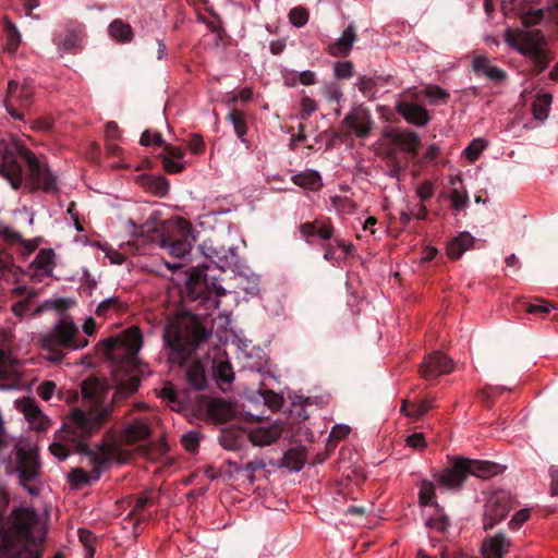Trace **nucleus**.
<instances>
[{"instance_id":"28","label":"nucleus","mask_w":558,"mask_h":558,"mask_svg":"<svg viewBox=\"0 0 558 558\" xmlns=\"http://www.w3.org/2000/svg\"><path fill=\"white\" fill-rule=\"evenodd\" d=\"M149 426L142 420H134L124 430V440L129 445L136 444L149 437Z\"/></svg>"},{"instance_id":"7","label":"nucleus","mask_w":558,"mask_h":558,"mask_svg":"<svg viewBox=\"0 0 558 558\" xmlns=\"http://www.w3.org/2000/svg\"><path fill=\"white\" fill-rule=\"evenodd\" d=\"M39 341L53 363L63 360L65 350L83 349L88 344V340L80 335L77 326L69 317L61 318L50 331L41 335Z\"/></svg>"},{"instance_id":"38","label":"nucleus","mask_w":558,"mask_h":558,"mask_svg":"<svg viewBox=\"0 0 558 558\" xmlns=\"http://www.w3.org/2000/svg\"><path fill=\"white\" fill-rule=\"evenodd\" d=\"M57 46L68 52H76L80 48V34L76 29H66L63 38L57 39Z\"/></svg>"},{"instance_id":"26","label":"nucleus","mask_w":558,"mask_h":558,"mask_svg":"<svg viewBox=\"0 0 558 558\" xmlns=\"http://www.w3.org/2000/svg\"><path fill=\"white\" fill-rule=\"evenodd\" d=\"M475 239L469 232H461L453 238L447 246V254L451 259H458L462 254L473 247Z\"/></svg>"},{"instance_id":"32","label":"nucleus","mask_w":558,"mask_h":558,"mask_svg":"<svg viewBox=\"0 0 558 558\" xmlns=\"http://www.w3.org/2000/svg\"><path fill=\"white\" fill-rule=\"evenodd\" d=\"M292 181L301 187L313 191L318 190L323 185L322 177L317 171H306L294 174Z\"/></svg>"},{"instance_id":"45","label":"nucleus","mask_w":558,"mask_h":558,"mask_svg":"<svg viewBox=\"0 0 558 558\" xmlns=\"http://www.w3.org/2000/svg\"><path fill=\"white\" fill-rule=\"evenodd\" d=\"M53 251L43 248L36 255L33 265L40 270H48L53 265Z\"/></svg>"},{"instance_id":"54","label":"nucleus","mask_w":558,"mask_h":558,"mask_svg":"<svg viewBox=\"0 0 558 558\" xmlns=\"http://www.w3.org/2000/svg\"><path fill=\"white\" fill-rule=\"evenodd\" d=\"M432 402L433 401L430 399H424L418 404H413L412 412L407 413V416L415 420L420 418L432 409Z\"/></svg>"},{"instance_id":"41","label":"nucleus","mask_w":558,"mask_h":558,"mask_svg":"<svg viewBox=\"0 0 558 558\" xmlns=\"http://www.w3.org/2000/svg\"><path fill=\"white\" fill-rule=\"evenodd\" d=\"M425 96L433 105H445L450 98V94L438 85L429 84L424 89Z\"/></svg>"},{"instance_id":"46","label":"nucleus","mask_w":558,"mask_h":558,"mask_svg":"<svg viewBox=\"0 0 558 558\" xmlns=\"http://www.w3.org/2000/svg\"><path fill=\"white\" fill-rule=\"evenodd\" d=\"M239 287L247 294L256 295L259 292V278L255 275L250 277H239Z\"/></svg>"},{"instance_id":"2","label":"nucleus","mask_w":558,"mask_h":558,"mask_svg":"<svg viewBox=\"0 0 558 558\" xmlns=\"http://www.w3.org/2000/svg\"><path fill=\"white\" fill-rule=\"evenodd\" d=\"M209 335L195 315L186 314L169 319L162 333L168 362L184 366Z\"/></svg>"},{"instance_id":"29","label":"nucleus","mask_w":558,"mask_h":558,"mask_svg":"<svg viewBox=\"0 0 558 558\" xmlns=\"http://www.w3.org/2000/svg\"><path fill=\"white\" fill-rule=\"evenodd\" d=\"M20 376V363L10 353L0 349V378L15 379Z\"/></svg>"},{"instance_id":"5","label":"nucleus","mask_w":558,"mask_h":558,"mask_svg":"<svg viewBox=\"0 0 558 558\" xmlns=\"http://www.w3.org/2000/svg\"><path fill=\"white\" fill-rule=\"evenodd\" d=\"M146 235L148 241H158L161 248L178 258L189 254L195 242L192 225L183 219L163 227L161 221L149 217L141 227V236Z\"/></svg>"},{"instance_id":"49","label":"nucleus","mask_w":558,"mask_h":558,"mask_svg":"<svg viewBox=\"0 0 558 558\" xmlns=\"http://www.w3.org/2000/svg\"><path fill=\"white\" fill-rule=\"evenodd\" d=\"M260 395L264 399L265 404L268 408H270L272 410H278L282 407L283 399L277 392H275L272 390H263V391H260Z\"/></svg>"},{"instance_id":"44","label":"nucleus","mask_w":558,"mask_h":558,"mask_svg":"<svg viewBox=\"0 0 558 558\" xmlns=\"http://www.w3.org/2000/svg\"><path fill=\"white\" fill-rule=\"evenodd\" d=\"M7 33V50L9 52H15L21 43V35L17 27L12 22L5 23Z\"/></svg>"},{"instance_id":"13","label":"nucleus","mask_w":558,"mask_h":558,"mask_svg":"<svg viewBox=\"0 0 558 558\" xmlns=\"http://www.w3.org/2000/svg\"><path fill=\"white\" fill-rule=\"evenodd\" d=\"M33 95L34 92L27 83L20 87L17 82L10 81L8 84L7 98L4 100L8 113L13 119L23 120L24 114L17 109V106L21 109L28 108L33 101Z\"/></svg>"},{"instance_id":"50","label":"nucleus","mask_w":558,"mask_h":558,"mask_svg":"<svg viewBox=\"0 0 558 558\" xmlns=\"http://www.w3.org/2000/svg\"><path fill=\"white\" fill-rule=\"evenodd\" d=\"M78 538H80L81 543L87 549V558H93L94 554H95L93 544L96 539L94 533H92L90 531L85 530V529H80L78 530Z\"/></svg>"},{"instance_id":"53","label":"nucleus","mask_w":558,"mask_h":558,"mask_svg":"<svg viewBox=\"0 0 558 558\" xmlns=\"http://www.w3.org/2000/svg\"><path fill=\"white\" fill-rule=\"evenodd\" d=\"M289 19L294 26L301 27L307 23L308 12L303 8H293L289 12Z\"/></svg>"},{"instance_id":"16","label":"nucleus","mask_w":558,"mask_h":558,"mask_svg":"<svg viewBox=\"0 0 558 558\" xmlns=\"http://www.w3.org/2000/svg\"><path fill=\"white\" fill-rule=\"evenodd\" d=\"M300 233L307 243L313 236L323 241H329L333 238V225L327 217H318L311 222H304L299 226Z\"/></svg>"},{"instance_id":"15","label":"nucleus","mask_w":558,"mask_h":558,"mask_svg":"<svg viewBox=\"0 0 558 558\" xmlns=\"http://www.w3.org/2000/svg\"><path fill=\"white\" fill-rule=\"evenodd\" d=\"M373 124L369 110L363 106L354 107L342 121V126L347 129V135L353 133L360 138L369 135Z\"/></svg>"},{"instance_id":"34","label":"nucleus","mask_w":558,"mask_h":558,"mask_svg":"<svg viewBox=\"0 0 558 558\" xmlns=\"http://www.w3.org/2000/svg\"><path fill=\"white\" fill-rule=\"evenodd\" d=\"M553 96L549 93L538 94L532 104L533 116L537 120H544L547 118Z\"/></svg>"},{"instance_id":"10","label":"nucleus","mask_w":558,"mask_h":558,"mask_svg":"<svg viewBox=\"0 0 558 558\" xmlns=\"http://www.w3.org/2000/svg\"><path fill=\"white\" fill-rule=\"evenodd\" d=\"M225 294V288L214 280L209 281L204 269L193 268L187 275L184 296L186 301L198 302L206 310H211L219 306L218 298Z\"/></svg>"},{"instance_id":"17","label":"nucleus","mask_w":558,"mask_h":558,"mask_svg":"<svg viewBox=\"0 0 558 558\" xmlns=\"http://www.w3.org/2000/svg\"><path fill=\"white\" fill-rule=\"evenodd\" d=\"M396 109L407 120L408 123L414 124L416 126H424L430 120V116L427 109L407 99L398 100Z\"/></svg>"},{"instance_id":"57","label":"nucleus","mask_w":558,"mask_h":558,"mask_svg":"<svg viewBox=\"0 0 558 558\" xmlns=\"http://www.w3.org/2000/svg\"><path fill=\"white\" fill-rule=\"evenodd\" d=\"M434 192V183L429 180L422 182L416 189L417 196L422 202H426L432 198Z\"/></svg>"},{"instance_id":"12","label":"nucleus","mask_w":558,"mask_h":558,"mask_svg":"<svg viewBox=\"0 0 558 558\" xmlns=\"http://www.w3.org/2000/svg\"><path fill=\"white\" fill-rule=\"evenodd\" d=\"M513 508L512 495L507 490H496L486 500L483 512V529L492 530L506 519Z\"/></svg>"},{"instance_id":"63","label":"nucleus","mask_w":558,"mask_h":558,"mask_svg":"<svg viewBox=\"0 0 558 558\" xmlns=\"http://www.w3.org/2000/svg\"><path fill=\"white\" fill-rule=\"evenodd\" d=\"M529 518H530V510L521 509L518 512H515L514 515L511 518L509 525L511 529H518L524 522H526Z\"/></svg>"},{"instance_id":"3","label":"nucleus","mask_w":558,"mask_h":558,"mask_svg":"<svg viewBox=\"0 0 558 558\" xmlns=\"http://www.w3.org/2000/svg\"><path fill=\"white\" fill-rule=\"evenodd\" d=\"M14 149L15 151L4 150L0 161V175L10 182L12 189L19 190L22 185V167L16 160V155H19L27 165L28 178L33 185L32 191L38 189L46 193L58 191L57 178L32 150L23 144H15Z\"/></svg>"},{"instance_id":"43","label":"nucleus","mask_w":558,"mask_h":558,"mask_svg":"<svg viewBox=\"0 0 558 558\" xmlns=\"http://www.w3.org/2000/svg\"><path fill=\"white\" fill-rule=\"evenodd\" d=\"M59 430H60V429H58V430L56 432V434H54L56 441H53V442L50 445L49 450H50V452H51V454H52L53 457H56V458H57L58 460H60V461H63V460H65V459L69 457V454H70V450H69V448H68L65 445H63L61 441H63V440H64V441H68V442H70L74 448H75V444H74L73 441H71V440L66 439V438H63V439H62V438H61V439H60V438H58V437H57V434H58V432H59Z\"/></svg>"},{"instance_id":"4","label":"nucleus","mask_w":558,"mask_h":558,"mask_svg":"<svg viewBox=\"0 0 558 558\" xmlns=\"http://www.w3.org/2000/svg\"><path fill=\"white\" fill-rule=\"evenodd\" d=\"M13 520L3 524L0 512V558H41L43 550L33 535L34 515L24 509H14Z\"/></svg>"},{"instance_id":"18","label":"nucleus","mask_w":558,"mask_h":558,"mask_svg":"<svg viewBox=\"0 0 558 558\" xmlns=\"http://www.w3.org/2000/svg\"><path fill=\"white\" fill-rule=\"evenodd\" d=\"M387 136L393 145L411 155L412 158L417 156L421 138L416 132L411 130H393Z\"/></svg>"},{"instance_id":"60","label":"nucleus","mask_w":558,"mask_h":558,"mask_svg":"<svg viewBox=\"0 0 558 558\" xmlns=\"http://www.w3.org/2000/svg\"><path fill=\"white\" fill-rule=\"evenodd\" d=\"M551 308H555V306L548 302H544L543 304L529 303L526 305V313L545 316L549 314Z\"/></svg>"},{"instance_id":"52","label":"nucleus","mask_w":558,"mask_h":558,"mask_svg":"<svg viewBox=\"0 0 558 558\" xmlns=\"http://www.w3.org/2000/svg\"><path fill=\"white\" fill-rule=\"evenodd\" d=\"M436 509L437 515L435 518H430L427 521V525L437 532L444 533L449 525L448 518L444 513H441V510L439 508Z\"/></svg>"},{"instance_id":"25","label":"nucleus","mask_w":558,"mask_h":558,"mask_svg":"<svg viewBox=\"0 0 558 558\" xmlns=\"http://www.w3.org/2000/svg\"><path fill=\"white\" fill-rule=\"evenodd\" d=\"M247 440V436L242 428L229 427L221 430L219 436L220 445L227 449L236 451L240 450Z\"/></svg>"},{"instance_id":"24","label":"nucleus","mask_w":558,"mask_h":558,"mask_svg":"<svg viewBox=\"0 0 558 558\" xmlns=\"http://www.w3.org/2000/svg\"><path fill=\"white\" fill-rule=\"evenodd\" d=\"M207 414L215 423H225L234 415L233 407L223 399H211L207 404Z\"/></svg>"},{"instance_id":"62","label":"nucleus","mask_w":558,"mask_h":558,"mask_svg":"<svg viewBox=\"0 0 558 558\" xmlns=\"http://www.w3.org/2000/svg\"><path fill=\"white\" fill-rule=\"evenodd\" d=\"M544 17L543 11L529 12L522 16V24L524 27H531L538 24Z\"/></svg>"},{"instance_id":"30","label":"nucleus","mask_w":558,"mask_h":558,"mask_svg":"<svg viewBox=\"0 0 558 558\" xmlns=\"http://www.w3.org/2000/svg\"><path fill=\"white\" fill-rule=\"evenodd\" d=\"M189 385L195 390H203L206 386L205 369L199 361L192 362L185 372Z\"/></svg>"},{"instance_id":"6","label":"nucleus","mask_w":558,"mask_h":558,"mask_svg":"<svg viewBox=\"0 0 558 558\" xmlns=\"http://www.w3.org/2000/svg\"><path fill=\"white\" fill-rule=\"evenodd\" d=\"M113 377L116 383V390L110 403L104 402L101 386L98 379L87 378L83 380L81 384L82 396L83 399L88 400L90 402V407L88 409H72L70 415L64 421H69L73 416L74 412L77 410L83 412H95L108 408L111 416L114 405L120 404L129 397H131L134 392H136L141 381L137 375L128 376L122 371V367H119L114 372Z\"/></svg>"},{"instance_id":"22","label":"nucleus","mask_w":558,"mask_h":558,"mask_svg":"<svg viewBox=\"0 0 558 558\" xmlns=\"http://www.w3.org/2000/svg\"><path fill=\"white\" fill-rule=\"evenodd\" d=\"M511 541L502 533H497L483 543L484 558H504L509 553Z\"/></svg>"},{"instance_id":"58","label":"nucleus","mask_w":558,"mask_h":558,"mask_svg":"<svg viewBox=\"0 0 558 558\" xmlns=\"http://www.w3.org/2000/svg\"><path fill=\"white\" fill-rule=\"evenodd\" d=\"M56 389L57 385L53 381L46 380L37 387V393L41 399L48 401L54 393Z\"/></svg>"},{"instance_id":"9","label":"nucleus","mask_w":558,"mask_h":558,"mask_svg":"<svg viewBox=\"0 0 558 558\" xmlns=\"http://www.w3.org/2000/svg\"><path fill=\"white\" fill-rule=\"evenodd\" d=\"M507 44L527 56L533 62V71L541 74L553 60L544 49L545 37L538 29L510 31L505 35Z\"/></svg>"},{"instance_id":"61","label":"nucleus","mask_w":558,"mask_h":558,"mask_svg":"<svg viewBox=\"0 0 558 558\" xmlns=\"http://www.w3.org/2000/svg\"><path fill=\"white\" fill-rule=\"evenodd\" d=\"M317 110V105L314 99H312L308 96H304L301 99V111H302V118L307 119L312 113H314Z\"/></svg>"},{"instance_id":"55","label":"nucleus","mask_w":558,"mask_h":558,"mask_svg":"<svg viewBox=\"0 0 558 558\" xmlns=\"http://www.w3.org/2000/svg\"><path fill=\"white\" fill-rule=\"evenodd\" d=\"M333 71L337 78H350L353 75V64L351 61L337 62Z\"/></svg>"},{"instance_id":"39","label":"nucleus","mask_w":558,"mask_h":558,"mask_svg":"<svg viewBox=\"0 0 558 558\" xmlns=\"http://www.w3.org/2000/svg\"><path fill=\"white\" fill-rule=\"evenodd\" d=\"M233 125L236 136L242 143H246L245 134L247 131L244 113L238 109H233L227 118Z\"/></svg>"},{"instance_id":"36","label":"nucleus","mask_w":558,"mask_h":558,"mask_svg":"<svg viewBox=\"0 0 558 558\" xmlns=\"http://www.w3.org/2000/svg\"><path fill=\"white\" fill-rule=\"evenodd\" d=\"M304 463L305 454L303 450L298 448L289 449L282 458V465L291 471H300Z\"/></svg>"},{"instance_id":"21","label":"nucleus","mask_w":558,"mask_h":558,"mask_svg":"<svg viewBox=\"0 0 558 558\" xmlns=\"http://www.w3.org/2000/svg\"><path fill=\"white\" fill-rule=\"evenodd\" d=\"M282 435V428L278 424L259 426L247 434V439L254 446H268L277 441Z\"/></svg>"},{"instance_id":"33","label":"nucleus","mask_w":558,"mask_h":558,"mask_svg":"<svg viewBox=\"0 0 558 558\" xmlns=\"http://www.w3.org/2000/svg\"><path fill=\"white\" fill-rule=\"evenodd\" d=\"M143 185L145 189L157 196H165L169 191V182L165 177H143Z\"/></svg>"},{"instance_id":"19","label":"nucleus","mask_w":558,"mask_h":558,"mask_svg":"<svg viewBox=\"0 0 558 558\" xmlns=\"http://www.w3.org/2000/svg\"><path fill=\"white\" fill-rule=\"evenodd\" d=\"M202 254L217 266L218 269L223 270L229 266L230 262L228 255H234L233 250H226L223 246H216L214 241L208 239L199 245Z\"/></svg>"},{"instance_id":"64","label":"nucleus","mask_w":558,"mask_h":558,"mask_svg":"<svg viewBox=\"0 0 558 558\" xmlns=\"http://www.w3.org/2000/svg\"><path fill=\"white\" fill-rule=\"evenodd\" d=\"M162 166L163 169L171 174L180 173L184 169L183 163L171 159L169 156H162Z\"/></svg>"},{"instance_id":"37","label":"nucleus","mask_w":558,"mask_h":558,"mask_svg":"<svg viewBox=\"0 0 558 558\" xmlns=\"http://www.w3.org/2000/svg\"><path fill=\"white\" fill-rule=\"evenodd\" d=\"M435 485L428 480H423L420 484L418 504L420 506H435L439 508L438 504L434 501Z\"/></svg>"},{"instance_id":"1","label":"nucleus","mask_w":558,"mask_h":558,"mask_svg":"<svg viewBox=\"0 0 558 558\" xmlns=\"http://www.w3.org/2000/svg\"><path fill=\"white\" fill-rule=\"evenodd\" d=\"M110 420L108 408L95 412L75 411L69 421H64L62 427L57 434L58 438H66L75 444V451L88 458L90 472L81 468H74L70 472V481L73 485L80 487L88 484L90 481H98L101 473L108 468L116 454V446L102 441L89 448L87 441L94 435L100 432L105 424Z\"/></svg>"},{"instance_id":"47","label":"nucleus","mask_w":558,"mask_h":558,"mask_svg":"<svg viewBox=\"0 0 558 558\" xmlns=\"http://www.w3.org/2000/svg\"><path fill=\"white\" fill-rule=\"evenodd\" d=\"M322 93L328 102L339 104L343 94L337 83H327L323 86Z\"/></svg>"},{"instance_id":"42","label":"nucleus","mask_w":558,"mask_h":558,"mask_svg":"<svg viewBox=\"0 0 558 558\" xmlns=\"http://www.w3.org/2000/svg\"><path fill=\"white\" fill-rule=\"evenodd\" d=\"M215 376L218 381L231 384L234 379L232 365L229 361H219L215 366Z\"/></svg>"},{"instance_id":"51","label":"nucleus","mask_w":558,"mask_h":558,"mask_svg":"<svg viewBox=\"0 0 558 558\" xmlns=\"http://www.w3.org/2000/svg\"><path fill=\"white\" fill-rule=\"evenodd\" d=\"M484 148H485L484 141L477 138V140L472 141V143L464 149V154H465L466 158L473 162L478 159V157L482 154V151L484 150Z\"/></svg>"},{"instance_id":"20","label":"nucleus","mask_w":558,"mask_h":558,"mask_svg":"<svg viewBox=\"0 0 558 558\" xmlns=\"http://www.w3.org/2000/svg\"><path fill=\"white\" fill-rule=\"evenodd\" d=\"M154 502V499L147 494L130 497L128 504L132 509L125 519H134L135 527L141 523L148 521L150 519V514H146L145 511L148 507L153 506Z\"/></svg>"},{"instance_id":"31","label":"nucleus","mask_w":558,"mask_h":558,"mask_svg":"<svg viewBox=\"0 0 558 558\" xmlns=\"http://www.w3.org/2000/svg\"><path fill=\"white\" fill-rule=\"evenodd\" d=\"M109 35L121 43H128L133 38V29L129 23L120 19L113 20L108 27Z\"/></svg>"},{"instance_id":"27","label":"nucleus","mask_w":558,"mask_h":558,"mask_svg":"<svg viewBox=\"0 0 558 558\" xmlns=\"http://www.w3.org/2000/svg\"><path fill=\"white\" fill-rule=\"evenodd\" d=\"M24 414L35 429L39 432L48 429L50 423L48 417L41 413L40 409L32 399L25 401Z\"/></svg>"},{"instance_id":"23","label":"nucleus","mask_w":558,"mask_h":558,"mask_svg":"<svg viewBox=\"0 0 558 558\" xmlns=\"http://www.w3.org/2000/svg\"><path fill=\"white\" fill-rule=\"evenodd\" d=\"M357 36L353 25H349L340 38L328 46V52L333 57H347L353 47Z\"/></svg>"},{"instance_id":"35","label":"nucleus","mask_w":558,"mask_h":558,"mask_svg":"<svg viewBox=\"0 0 558 558\" xmlns=\"http://www.w3.org/2000/svg\"><path fill=\"white\" fill-rule=\"evenodd\" d=\"M128 345V360L125 362L126 365H132L135 359L136 353L142 347L143 343V337L138 328H130L129 329V337L126 340Z\"/></svg>"},{"instance_id":"14","label":"nucleus","mask_w":558,"mask_h":558,"mask_svg":"<svg viewBox=\"0 0 558 558\" xmlns=\"http://www.w3.org/2000/svg\"><path fill=\"white\" fill-rule=\"evenodd\" d=\"M454 367L453 361L440 351L427 354L420 364L418 373L425 380H435L449 374Z\"/></svg>"},{"instance_id":"48","label":"nucleus","mask_w":558,"mask_h":558,"mask_svg":"<svg viewBox=\"0 0 558 558\" xmlns=\"http://www.w3.org/2000/svg\"><path fill=\"white\" fill-rule=\"evenodd\" d=\"M356 85L363 96L367 98H373L377 93V82L375 78L362 76Z\"/></svg>"},{"instance_id":"59","label":"nucleus","mask_w":558,"mask_h":558,"mask_svg":"<svg viewBox=\"0 0 558 558\" xmlns=\"http://www.w3.org/2000/svg\"><path fill=\"white\" fill-rule=\"evenodd\" d=\"M450 201L454 209H462L469 203V196L466 193L462 194L457 189L452 190Z\"/></svg>"},{"instance_id":"8","label":"nucleus","mask_w":558,"mask_h":558,"mask_svg":"<svg viewBox=\"0 0 558 558\" xmlns=\"http://www.w3.org/2000/svg\"><path fill=\"white\" fill-rule=\"evenodd\" d=\"M500 465L490 461L458 458L451 461L440 473L434 477L440 486L448 489H459L469 475L488 478L500 473Z\"/></svg>"},{"instance_id":"40","label":"nucleus","mask_w":558,"mask_h":558,"mask_svg":"<svg viewBox=\"0 0 558 558\" xmlns=\"http://www.w3.org/2000/svg\"><path fill=\"white\" fill-rule=\"evenodd\" d=\"M123 311V303L119 298H109L101 301L95 310L98 317L106 318L110 312L120 313Z\"/></svg>"},{"instance_id":"11","label":"nucleus","mask_w":558,"mask_h":558,"mask_svg":"<svg viewBox=\"0 0 558 558\" xmlns=\"http://www.w3.org/2000/svg\"><path fill=\"white\" fill-rule=\"evenodd\" d=\"M15 472L19 476V484L23 486L29 495L37 496L39 488L32 484L38 480L41 474V465L37 452L21 449L17 452Z\"/></svg>"},{"instance_id":"56","label":"nucleus","mask_w":558,"mask_h":558,"mask_svg":"<svg viewBox=\"0 0 558 558\" xmlns=\"http://www.w3.org/2000/svg\"><path fill=\"white\" fill-rule=\"evenodd\" d=\"M31 123V129L34 131L50 132L53 126V119L51 117L37 118Z\"/></svg>"}]
</instances>
